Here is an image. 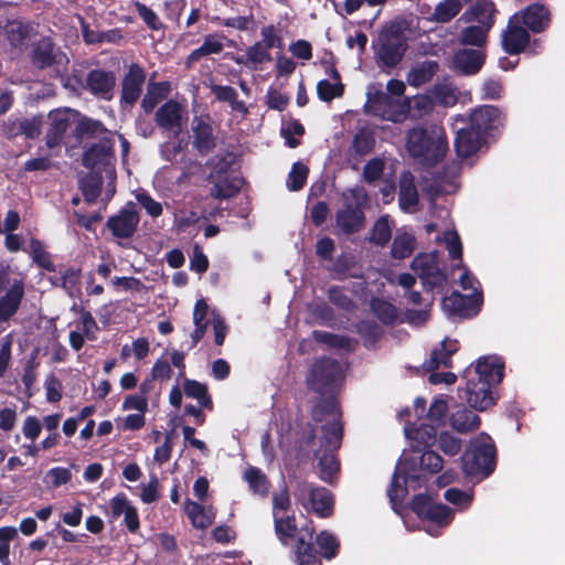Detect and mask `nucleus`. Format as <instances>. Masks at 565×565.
<instances>
[{"mask_svg":"<svg viewBox=\"0 0 565 565\" xmlns=\"http://www.w3.org/2000/svg\"><path fill=\"white\" fill-rule=\"evenodd\" d=\"M356 332L364 340L366 348H373L383 334L382 328L373 320H362L356 324Z\"/></svg>","mask_w":565,"mask_h":565,"instance_id":"52","label":"nucleus"},{"mask_svg":"<svg viewBox=\"0 0 565 565\" xmlns=\"http://www.w3.org/2000/svg\"><path fill=\"white\" fill-rule=\"evenodd\" d=\"M341 380V364L335 359L322 356L315 360L305 382L309 391L323 396L332 392Z\"/></svg>","mask_w":565,"mask_h":565,"instance_id":"4","label":"nucleus"},{"mask_svg":"<svg viewBox=\"0 0 565 565\" xmlns=\"http://www.w3.org/2000/svg\"><path fill=\"white\" fill-rule=\"evenodd\" d=\"M193 148L200 156H207L216 147V137L212 125L202 117L195 116L192 121Z\"/></svg>","mask_w":565,"mask_h":565,"instance_id":"25","label":"nucleus"},{"mask_svg":"<svg viewBox=\"0 0 565 565\" xmlns=\"http://www.w3.org/2000/svg\"><path fill=\"white\" fill-rule=\"evenodd\" d=\"M24 294L23 280L15 279L0 297V323L9 321L19 311Z\"/></svg>","mask_w":565,"mask_h":565,"instance_id":"26","label":"nucleus"},{"mask_svg":"<svg viewBox=\"0 0 565 565\" xmlns=\"http://www.w3.org/2000/svg\"><path fill=\"white\" fill-rule=\"evenodd\" d=\"M454 518L452 510L443 503L434 502L431 507L426 511L422 520L430 521L439 526L448 525Z\"/></svg>","mask_w":565,"mask_h":565,"instance_id":"54","label":"nucleus"},{"mask_svg":"<svg viewBox=\"0 0 565 565\" xmlns=\"http://www.w3.org/2000/svg\"><path fill=\"white\" fill-rule=\"evenodd\" d=\"M317 458L319 459V478L329 484H333L340 473L338 451H321Z\"/></svg>","mask_w":565,"mask_h":565,"instance_id":"36","label":"nucleus"},{"mask_svg":"<svg viewBox=\"0 0 565 565\" xmlns=\"http://www.w3.org/2000/svg\"><path fill=\"white\" fill-rule=\"evenodd\" d=\"M503 114L493 105L477 107L472 110L469 118V125L480 132L486 141L488 137L494 136V132L503 126Z\"/></svg>","mask_w":565,"mask_h":565,"instance_id":"13","label":"nucleus"},{"mask_svg":"<svg viewBox=\"0 0 565 565\" xmlns=\"http://www.w3.org/2000/svg\"><path fill=\"white\" fill-rule=\"evenodd\" d=\"M448 413V404L443 398H435L429 406L427 417L430 424L439 427L445 424Z\"/></svg>","mask_w":565,"mask_h":565,"instance_id":"64","label":"nucleus"},{"mask_svg":"<svg viewBox=\"0 0 565 565\" xmlns=\"http://www.w3.org/2000/svg\"><path fill=\"white\" fill-rule=\"evenodd\" d=\"M326 415H334V419H341L342 413L340 411V405L333 396H321L311 411V417L316 423L322 422Z\"/></svg>","mask_w":565,"mask_h":565,"instance_id":"47","label":"nucleus"},{"mask_svg":"<svg viewBox=\"0 0 565 565\" xmlns=\"http://www.w3.org/2000/svg\"><path fill=\"white\" fill-rule=\"evenodd\" d=\"M136 200L152 218L159 217L163 212L161 203L156 201L146 190H139L136 193Z\"/></svg>","mask_w":565,"mask_h":565,"instance_id":"63","label":"nucleus"},{"mask_svg":"<svg viewBox=\"0 0 565 565\" xmlns=\"http://www.w3.org/2000/svg\"><path fill=\"white\" fill-rule=\"evenodd\" d=\"M308 174L309 168L306 164L295 162L288 174L287 188L295 192L301 190L307 182Z\"/></svg>","mask_w":565,"mask_h":565,"instance_id":"59","label":"nucleus"},{"mask_svg":"<svg viewBox=\"0 0 565 565\" xmlns=\"http://www.w3.org/2000/svg\"><path fill=\"white\" fill-rule=\"evenodd\" d=\"M418 191L411 172L403 173L399 179L398 204L401 210L408 212L418 204Z\"/></svg>","mask_w":565,"mask_h":565,"instance_id":"35","label":"nucleus"},{"mask_svg":"<svg viewBox=\"0 0 565 565\" xmlns=\"http://www.w3.org/2000/svg\"><path fill=\"white\" fill-rule=\"evenodd\" d=\"M375 135L371 129L361 128L356 131L352 140V150L359 157L371 153L375 147Z\"/></svg>","mask_w":565,"mask_h":565,"instance_id":"48","label":"nucleus"},{"mask_svg":"<svg viewBox=\"0 0 565 565\" xmlns=\"http://www.w3.org/2000/svg\"><path fill=\"white\" fill-rule=\"evenodd\" d=\"M32 64L40 68H49L54 65H64L68 62L67 56L55 46L51 38L40 39L31 52Z\"/></svg>","mask_w":565,"mask_h":565,"instance_id":"15","label":"nucleus"},{"mask_svg":"<svg viewBox=\"0 0 565 565\" xmlns=\"http://www.w3.org/2000/svg\"><path fill=\"white\" fill-rule=\"evenodd\" d=\"M183 392L185 396L195 398L202 408L210 411L213 408V401L209 394L206 384L195 380L185 379L183 382Z\"/></svg>","mask_w":565,"mask_h":565,"instance_id":"40","label":"nucleus"},{"mask_svg":"<svg viewBox=\"0 0 565 565\" xmlns=\"http://www.w3.org/2000/svg\"><path fill=\"white\" fill-rule=\"evenodd\" d=\"M114 146L115 142L111 137L100 138L98 142L86 148L83 153L82 164L90 170H100L105 172L106 177L117 179Z\"/></svg>","mask_w":565,"mask_h":565,"instance_id":"5","label":"nucleus"},{"mask_svg":"<svg viewBox=\"0 0 565 565\" xmlns=\"http://www.w3.org/2000/svg\"><path fill=\"white\" fill-rule=\"evenodd\" d=\"M408 108L406 103L394 99L386 93L376 92L367 94L364 113L384 120L401 122L407 117Z\"/></svg>","mask_w":565,"mask_h":565,"instance_id":"6","label":"nucleus"},{"mask_svg":"<svg viewBox=\"0 0 565 565\" xmlns=\"http://www.w3.org/2000/svg\"><path fill=\"white\" fill-rule=\"evenodd\" d=\"M329 301L344 311L351 312L355 308L354 301L344 292L340 286H331L328 289Z\"/></svg>","mask_w":565,"mask_h":565,"instance_id":"62","label":"nucleus"},{"mask_svg":"<svg viewBox=\"0 0 565 565\" xmlns=\"http://www.w3.org/2000/svg\"><path fill=\"white\" fill-rule=\"evenodd\" d=\"M274 530L278 541L284 545L288 546L290 542L297 537L298 527L297 520L294 512L288 514H279L273 516Z\"/></svg>","mask_w":565,"mask_h":565,"instance_id":"32","label":"nucleus"},{"mask_svg":"<svg viewBox=\"0 0 565 565\" xmlns=\"http://www.w3.org/2000/svg\"><path fill=\"white\" fill-rule=\"evenodd\" d=\"M312 338L318 343L328 345L335 349H350L351 339L348 335L331 333L322 330H313Z\"/></svg>","mask_w":565,"mask_h":565,"instance_id":"56","label":"nucleus"},{"mask_svg":"<svg viewBox=\"0 0 565 565\" xmlns=\"http://www.w3.org/2000/svg\"><path fill=\"white\" fill-rule=\"evenodd\" d=\"M211 92L218 102L228 103L235 111L247 114L248 109L243 100H238L236 89L228 85H212Z\"/></svg>","mask_w":565,"mask_h":565,"instance_id":"43","label":"nucleus"},{"mask_svg":"<svg viewBox=\"0 0 565 565\" xmlns=\"http://www.w3.org/2000/svg\"><path fill=\"white\" fill-rule=\"evenodd\" d=\"M406 148L413 158L422 159L429 164L440 162L448 150V141L445 134H436L426 127L412 128L406 136Z\"/></svg>","mask_w":565,"mask_h":565,"instance_id":"2","label":"nucleus"},{"mask_svg":"<svg viewBox=\"0 0 565 565\" xmlns=\"http://www.w3.org/2000/svg\"><path fill=\"white\" fill-rule=\"evenodd\" d=\"M317 438V427L313 423H298L295 430L294 451L299 462H308L316 458L313 446Z\"/></svg>","mask_w":565,"mask_h":565,"instance_id":"18","label":"nucleus"},{"mask_svg":"<svg viewBox=\"0 0 565 565\" xmlns=\"http://www.w3.org/2000/svg\"><path fill=\"white\" fill-rule=\"evenodd\" d=\"M497 12L495 2H475L460 19L469 23L477 22L483 28L490 24L491 30L495 22L494 15Z\"/></svg>","mask_w":565,"mask_h":565,"instance_id":"30","label":"nucleus"},{"mask_svg":"<svg viewBox=\"0 0 565 565\" xmlns=\"http://www.w3.org/2000/svg\"><path fill=\"white\" fill-rule=\"evenodd\" d=\"M439 71L437 61L426 60L414 65L407 74V83L413 87H419L433 79Z\"/></svg>","mask_w":565,"mask_h":565,"instance_id":"34","label":"nucleus"},{"mask_svg":"<svg viewBox=\"0 0 565 565\" xmlns=\"http://www.w3.org/2000/svg\"><path fill=\"white\" fill-rule=\"evenodd\" d=\"M308 500L318 516L329 518L333 514L334 497L329 489L324 487L310 488Z\"/></svg>","mask_w":565,"mask_h":565,"instance_id":"29","label":"nucleus"},{"mask_svg":"<svg viewBox=\"0 0 565 565\" xmlns=\"http://www.w3.org/2000/svg\"><path fill=\"white\" fill-rule=\"evenodd\" d=\"M392 237V227L390 224V216L383 215L374 223L370 241L376 246H385Z\"/></svg>","mask_w":565,"mask_h":565,"instance_id":"53","label":"nucleus"},{"mask_svg":"<svg viewBox=\"0 0 565 565\" xmlns=\"http://www.w3.org/2000/svg\"><path fill=\"white\" fill-rule=\"evenodd\" d=\"M100 170H90L78 181V189L81 190L84 201L88 204H95L100 195L103 189V175Z\"/></svg>","mask_w":565,"mask_h":565,"instance_id":"33","label":"nucleus"},{"mask_svg":"<svg viewBox=\"0 0 565 565\" xmlns=\"http://www.w3.org/2000/svg\"><path fill=\"white\" fill-rule=\"evenodd\" d=\"M462 9V2H438L433 20L446 23L454 19Z\"/></svg>","mask_w":565,"mask_h":565,"instance_id":"61","label":"nucleus"},{"mask_svg":"<svg viewBox=\"0 0 565 565\" xmlns=\"http://www.w3.org/2000/svg\"><path fill=\"white\" fill-rule=\"evenodd\" d=\"M317 94L320 100L329 103L343 96L344 85L341 82L331 83L328 79H321L317 84Z\"/></svg>","mask_w":565,"mask_h":565,"instance_id":"58","label":"nucleus"},{"mask_svg":"<svg viewBox=\"0 0 565 565\" xmlns=\"http://www.w3.org/2000/svg\"><path fill=\"white\" fill-rule=\"evenodd\" d=\"M486 142L482 135L468 124L457 131L454 146L459 158L468 159L476 154Z\"/></svg>","mask_w":565,"mask_h":565,"instance_id":"23","label":"nucleus"},{"mask_svg":"<svg viewBox=\"0 0 565 565\" xmlns=\"http://www.w3.org/2000/svg\"><path fill=\"white\" fill-rule=\"evenodd\" d=\"M182 105L170 98L157 109L154 121L159 128L179 135L182 130Z\"/></svg>","mask_w":565,"mask_h":565,"instance_id":"22","label":"nucleus"},{"mask_svg":"<svg viewBox=\"0 0 565 565\" xmlns=\"http://www.w3.org/2000/svg\"><path fill=\"white\" fill-rule=\"evenodd\" d=\"M184 511L195 529H207L213 523V518L205 512L204 507L190 499L185 500Z\"/></svg>","mask_w":565,"mask_h":565,"instance_id":"44","label":"nucleus"},{"mask_svg":"<svg viewBox=\"0 0 565 565\" xmlns=\"http://www.w3.org/2000/svg\"><path fill=\"white\" fill-rule=\"evenodd\" d=\"M29 26L20 21H8L4 25V33L11 46H21L29 36Z\"/></svg>","mask_w":565,"mask_h":565,"instance_id":"57","label":"nucleus"},{"mask_svg":"<svg viewBox=\"0 0 565 565\" xmlns=\"http://www.w3.org/2000/svg\"><path fill=\"white\" fill-rule=\"evenodd\" d=\"M482 303L483 296L480 291L463 295L454 290L449 296L444 297L441 307L449 318L470 319L479 313Z\"/></svg>","mask_w":565,"mask_h":565,"instance_id":"8","label":"nucleus"},{"mask_svg":"<svg viewBox=\"0 0 565 565\" xmlns=\"http://www.w3.org/2000/svg\"><path fill=\"white\" fill-rule=\"evenodd\" d=\"M379 57L386 67H395L403 58L406 50V39L397 25H391L380 36Z\"/></svg>","mask_w":565,"mask_h":565,"instance_id":"9","label":"nucleus"},{"mask_svg":"<svg viewBox=\"0 0 565 565\" xmlns=\"http://www.w3.org/2000/svg\"><path fill=\"white\" fill-rule=\"evenodd\" d=\"M116 74L103 68L90 70L85 78V88L95 97L111 100L116 87Z\"/></svg>","mask_w":565,"mask_h":565,"instance_id":"17","label":"nucleus"},{"mask_svg":"<svg viewBox=\"0 0 565 565\" xmlns=\"http://www.w3.org/2000/svg\"><path fill=\"white\" fill-rule=\"evenodd\" d=\"M411 268L423 280L427 290L443 287L447 280L446 273L437 266L436 253H420L414 257Z\"/></svg>","mask_w":565,"mask_h":565,"instance_id":"10","label":"nucleus"},{"mask_svg":"<svg viewBox=\"0 0 565 565\" xmlns=\"http://www.w3.org/2000/svg\"><path fill=\"white\" fill-rule=\"evenodd\" d=\"M171 85L167 81L153 82L149 81L147 92L141 99V108L146 114H150L154 108L168 97Z\"/></svg>","mask_w":565,"mask_h":565,"instance_id":"31","label":"nucleus"},{"mask_svg":"<svg viewBox=\"0 0 565 565\" xmlns=\"http://www.w3.org/2000/svg\"><path fill=\"white\" fill-rule=\"evenodd\" d=\"M417 463L415 459L405 458L392 477L391 484L387 489L390 501L396 505L407 495V482L418 481Z\"/></svg>","mask_w":565,"mask_h":565,"instance_id":"11","label":"nucleus"},{"mask_svg":"<svg viewBox=\"0 0 565 565\" xmlns=\"http://www.w3.org/2000/svg\"><path fill=\"white\" fill-rule=\"evenodd\" d=\"M363 203L358 198H345L342 206L335 212V230L347 236L360 233L365 226Z\"/></svg>","mask_w":565,"mask_h":565,"instance_id":"7","label":"nucleus"},{"mask_svg":"<svg viewBox=\"0 0 565 565\" xmlns=\"http://www.w3.org/2000/svg\"><path fill=\"white\" fill-rule=\"evenodd\" d=\"M450 423L454 429L459 433H468L479 428L480 417L470 409L461 408L450 416Z\"/></svg>","mask_w":565,"mask_h":565,"instance_id":"42","label":"nucleus"},{"mask_svg":"<svg viewBox=\"0 0 565 565\" xmlns=\"http://www.w3.org/2000/svg\"><path fill=\"white\" fill-rule=\"evenodd\" d=\"M459 342L457 340L446 339L441 341L438 348L430 352V356L423 364L426 371L433 372L440 366L451 367V356L458 351Z\"/></svg>","mask_w":565,"mask_h":565,"instance_id":"27","label":"nucleus"},{"mask_svg":"<svg viewBox=\"0 0 565 565\" xmlns=\"http://www.w3.org/2000/svg\"><path fill=\"white\" fill-rule=\"evenodd\" d=\"M213 188L210 195L217 200H227L234 198L242 188L243 180L239 178H228L213 180Z\"/></svg>","mask_w":565,"mask_h":565,"instance_id":"39","label":"nucleus"},{"mask_svg":"<svg viewBox=\"0 0 565 565\" xmlns=\"http://www.w3.org/2000/svg\"><path fill=\"white\" fill-rule=\"evenodd\" d=\"M407 436L414 439L423 449L430 448L437 439V426L423 424L415 428L412 434L407 433Z\"/></svg>","mask_w":565,"mask_h":565,"instance_id":"55","label":"nucleus"},{"mask_svg":"<svg viewBox=\"0 0 565 565\" xmlns=\"http://www.w3.org/2000/svg\"><path fill=\"white\" fill-rule=\"evenodd\" d=\"M462 471L469 477L488 478L497 466V448L484 440L473 441L461 456Z\"/></svg>","mask_w":565,"mask_h":565,"instance_id":"3","label":"nucleus"},{"mask_svg":"<svg viewBox=\"0 0 565 565\" xmlns=\"http://www.w3.org/2000/svg\"><path fill=\"white\" fill-rule=\"evenodd\" d=\"M512 17H516L519 23L533 33L545 31L551 23L550 10L541 2H532L524 10L515 12Z\"/></svg>","mask_w":565,"mask_h":565,"instance_id":"20","label":"nucleus"},{"mask_svg":"<svg viewBox=\"0 0 565 565\" xmlns=\"http://www.w3.org/2000/svg\"><path fill=\"white\" fill-rule=\"evenodd\" d=\"M320 447L316 450L315 456H319L321 451H338L343 440V424L341 419H333L321 426Z\"/></svg>","mask_w":565,"mask_h":565,"instance_id":"28","label":"nucleus"},{"mask_svg":"<svg viewBox=\"0 0 565 565\" xmlns=\"http://www.w3.org/2000/svg\"><path fill=\"white\" fill-rule=\"evenodd\" d=\"M416 247V238L408 232H397L395 235L392 246L391 256L394 259H404L409 257Z\"/></svg>","mask_w":565,"mask_h":565,"instance_id":"41","label":"nucleus"},{"mask_svg":"<svg viewBox=\"0 0 565 565\" xmlns=\"http://www.w3.org/2000/svg\"><path fill=\"white\" fill-rule=\"evenodd\" d=\"M234 162V153L230 151L216 154L207 159L205 166L210 168V173L206 177V180L213 181L225 178Z\"/></svg>","mask_w":565,"mask_h":565,"instance_id":"37","label":"nucleus"},{"mask_svg":"<svg viewBox=\"0 0 565 565\" xmlns=\"http://www.w3.org/2000/svg\"><path fill=\"white\" fill-rule=\"evenodd\" d=\"M139 222V212L132 202H128L117 214L108 217L106 226L114 237L127 239L134 236Z\"/></svg>","mask_w":565,"mask_h":565,"instance_id":"14","label":"nucleus"},{"mask_svg":"<svg viewBox=\"0 0 565 565\" xmlns=\"http://www.w3.org/2000/svg\"><path fill=\"white\" fill-rule=\"evenodd\" d=\"M244 479L254 493L262 497H266L268 494L270 483L266 475L259 468L249 467L244 473Z\"/></svg>","mask_w":565,"mask_h":565,"instance_id":"50","label":"nucleus"},{"mask_svg":"<svg viewBox=\"0 0 565 565\" xmlns=\"http://www.w3.org/2000/svg\"><path fill=\"white\" fill-rule=\"evenodd\" d=\"M372 310L384 324H393L397 319L396 307L386 300H374Z\"/></svg>","mask_w":565,"mask_h":565,"instance_id":"60","label":"nucleus"},{"mask_svg":"<svg viewBox=\"0 0 565 565\" xmlns=\"http://www.w3.org/2000/svg\"><path fill=\"white\" fill-rule=\"evenodd\" d=\"M30 255L32 260L47 271H55L56 267L52 260V255L45 249V245L38 238L30 241Z\"/></svg>","mask_w":565,"mask_h":565,"instance_id":"49","label":"nucleus"},{"mask_svg":"<svg viewBox=\"0 0 565 565\" xmlns=\"http://www.w3.org/2000/svg\"><path fill=\"white\" fill-rule=\"evenodd\" d=\"M72 125L71 110L54 109L49 113V128L45 135V145L47 148L53 149L58 147Z\"/></svg>","mask_w":565,"mask_h":565,"instance_id":"21","label":"nucleus"},{"mask_svg":"<svg viewBox=\"0 0 565 565\" xmlns=\"http://www.w3.org/2000/svg\"><path fill=\"white\" fill-rule=\"evenodd\" d=\"M490 24L487 28L481 25H469L460 32L459 42L462 45L483 47L487 44Z\"/></svg>","mask_w":565,"mask_h":565,"instance_id":"46","label":"nucleus"},{"mask_svg":"<svg viewBox=\"0 0 565 565\" xmlns=\"http://www.w3.org/2000/svg\"><path fill=\"white\" fill-rule=\"evenodd\" d=\"M486 53L480 50L460 49L452 56V66L461 75L470 76L480 72Z\"/></svg>","mask_w":565,"mask_h":565,"instance_id":"24","label":"nucleus"},{"mask_svg":"<svg viewBox=\"0 0 565 565\" xmlns=\"http://www.w3.org/2000/svg\"><path fill=\"white\" fill-rule=\"evenodd\" d=\"M223 49L224 45L221 42L217 34H207L204 38L202 45L193 50L188 55L185 64L190 67L194 63L199 62L202 57L209 56L211 54H220L223 51Z\"/></svg>","mask_w":565,"mask_h":565,"instance_id":"38","label":"nucleus"},{"mask_svg":"<svg viewBox=\"0 0 565 565\" xmlns=\"http://www.w3.org/2000/svg\"><path fill=\"white\" fill-rule=\"evenodd\" d=\"M145 81V70L139 64L132 63L121 79L120 103L134 106L141 96Z\"/></svg>","mask_w":565,"mask_h":565,"instance_id":"19","label":"nucleus"},{"mask_svg":"<svg viewBox=\"0 0 565 565\" xmlns=\"http://www.w3.org/2000/svg\"><path fill=\"white\" fill-rule=\"evenodd\" d=\"M530 41L529 31L519 23L516 17H511L501 34L502 50L509 55H519L525 51Z\"/></svg>","mask_w":565,"mask_h":565,"instance_id":"16","label":"nucleus"},{"mask_svg":"<svg viewBox=\"0 0 565 565\" xmlns=\"http://www.w3.org/2000/svg\"><path fill=\"white\" fill-rule=\"evenodd\" d=\"M315 539L320 558L330 561L339 554L340 542L331 532L321 531Z\"/></svg>","mask_w":565,"mask_h":565,"instance_id":"45","label":"nucleus"},{"mask_svg":"<svg viewBox=\"0 0 565 565\" xmlns=\"http://www.w3.org/2000/svg\"><path fill=\"white\" fill-rule=\"evenodd\" d=\"M417 463V472L423 471L430 475L438 473L443 469L444 460L436 452L430 449H423L418 458H414Z\"/></svg>","mask_w":565,"mask_h":565,"instance_id":"51","label":"nucleus"},{"mask_svg":"<svg viewBox=\"0 0 565 565\" xmlns=\"http://www.w3.org/2000/svg\"><path fill=\"white\" fill-rule=\"evenodd\" d=\"M313 535L315 527L311 522L299 530L292 548L296 565H322Z\"/></svg>","mask_w":565,"mask_h":565,"instance_id":"12","label":"nucleus"},{"mask_svg":"<svg viewBox=\"0 0 565 565\" xmlns=\"http://www.w3.org/2000/svg\"><path fill=\"white\" fill-rule=\"evenodd\" d=\"M504 361L499 355L480 356L476 365H469L462 373L465 387L458 388V395L479 412L495 404V387L504 377Z\"/></svg>","mask_w":565,"mask_h":565,"instance_id":"1","label":"nucleus"}]
</instances>
